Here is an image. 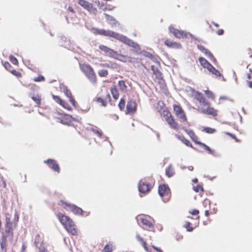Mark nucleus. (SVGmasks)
<instances>
[{"mask_svg":"<svg viewBox=\"0 0 252 252\" xmlns=\"http://www.w3.org/2000/svg\"><path fill=\"white\" fill-rule=\"evenodd\" d=\"M94 33L95 34L101 35L105 36L112 37L118 39L123 42H126V37L119 33L115 32L110 30H105L103 29H93Z\"/></svg>","mask_w":252,"mask_h":252,"instance_id":"nucleus-1","label":"nucleus"},{"mask_svg":"<svg viewBox=\"0 0 252 252\" xmlns=\"http://www.w3.org/2000/svg\"><path fill=\"white\" fill-rule=\"evenodd\" d=\"M81 70L84 73L90 81L94 84L97 79L93 67L88 64L82 63L79 65Z\"/></svg>","mask_w":252,"mask_h":252,"instance_id":"nucleus-2","label":"nucleus"},{"mask_svg":"<svg viewBox=\"0 0 252 252\" xmlns=\"http://www.w3.org/2000/svg\"><path fill=\"white\" fill-rule=\"evenodd\" d=\"M58 205L66 211L73 213L75 215H82L83 214L82 209L74 204L68 203L63 200H60L58 202Z\"/></svg>","mask_w":252,"mask_h":252,"instance_id":"nucleus-3","label":"nucleus"},{"mask_svg":"<svg viewBox=\"0 0 252 252\" xmlns=\"http://www.w3.org/2000/svg\"><path fill=\"white\" fill-rule=\"evenodd\" d=\"M94 100L101 106L105 107L107 103L111 101V96L109 93L107 91L104 94L100 96H97L95 97Z\"/></svg>","mask_w":252,"mask_h":252,"instance_id":"nucleus-4","label":"nucleus"},{"mask_svg":"<svg viewBox=\"0 0 252 252\" xmlns=\"http://www.w3.org/2000/svg\"><path fill=\"white\" fill-rule=\"evenodd\" d=\"M56 216L65 229L74 222L69 217L61 213L57 214Z\"/></svg>","mask_w":252,"mask_h":252,"instance_id":"nucleus-5","label":"nucleus"},{"mask_svg":"<svg viewBox=\"0 0 252 252\" xmlns=\"http://www.w3.org/2000/svg\"><path fill=\"white\" fill-rule=\"evenodd\" d=\"M78 2L79 5L83 7L90 13H93L95 15L96 14L97 10L95 7H94L93 4L85 0H78Z\"/></svg>","mask_w":252,"mask_h":252,"instance_id":"nucleus-6","label":"nucleus"},{"mask_svg":"<svg viewBox=\"0 0 252 252\" xmlns=\"http://www.w3.org/2000/svg\"><path fill=\"white\" fill-rule=\"evenodd\" d=\"M19 215L16 213L14 214L13 221L10 220H5V229L13 231L14 228L16 227L19 221Z\"/></svg>","mask_w":252,"mask_h":252,"instance_id":"nucleus-7","label":"nucleus"},{"mask_svg":"<svg viewBox=\"0 0 252 252\" xmlns=\"http://www.w3.org/2000/svg\"><path fill=\"white\" fill-rule=\"evenodd\" d=\"M19 215L16 213L14 214L13 221L10 220H5V229L13 231L14 228L16 227L19 221Z\"/></svg>","mask_w":252,"mask_h":252,"instance_id":"nucleus-8","label":"nucleus"},{"mask_svg":"<svg viewBox=\"0 0 252 252\" xmlns=\"http://www.w3.org/2000/svg\"><path fill=\"white\" fill-rule=\"evenodd\" d=\"M169 30L170 32L173 33L174 36L178 38H180L184 36L187 37L188 35H189L191 37L192 36V35L190 33H185L183 31L175 29L172 25L169 27Z\"/></svg>","mask_w":252,"mask_h":252,"instance_id":"nucleus-9","label":"nucleus"},{"mask_svg":"<svg viewBox=\"0 0 252 252\" xmlns=\"http://www.w3.org/2000/svg\"><path fill=\"white\" fill-rule=\"evenodd\" d=\"M44 162L48 166L49 168L52 169L55 172H56L58 173H60V166L55 160L49 158L46 160H45Z\"/></svg>","mask_w":252,"mask_h":252,"instance_id":"nucleus-10","label":"nucleus"},{"mask_svg":"<svg viewBox=\"0 0 252 252\" xmlns=\"http://www.w3.org/2000/svg\"><path fill=\"white\" fill-rule=\"evenodd\" d=\"M138 190L141 193H146L150 190L149 183L143 179L139 181L138 185Z\"/></svg>","mask_w":252,"mask_h":252,"instance_id":"nucleus-11","label":"nucleus"},{"mask_svg":"<svg viewBox=\"0 0 252 252\" xmlns=\"http://www.w3.org/2000/svg\"><path fill=\"white\" fill-rule=\"evenodd\" d=\"M52 98L58 104L61 105L63 107L67 109V110L71 111L72 108L69 104L65 101L62 99L60 96L52 94Z\"/></svg>","mask_w":252,"mask_h":252,"instance_id":"nucleus-12","label":"nucleus"},{"mask_svg":"<svg viewBox=\"0 0 252 252\" xmlns=\"http://www.w3.org/2000/svg\"><path fill=\"white\" fill-rule=\"evenodd\" d=\"M166 121L170 127L174 129H178V125L173 118L171 114L167 112Z\"/></svg>","mask_w":252,"mask_h":252,"instance_id":"nucleus-13","label":"nucleus"},{"mask_svg":"<svg viewBox=\"0 0 252 252\" xmlns=\"http://www.w3.org/2000/svg\"><path fill=\"white\" fill-rule=\"evenodd\" d=\"M127 45H128L129 46L132 47L133 49H130V51L135 53L136 54H138L140 53V48L139 45L137 43L127 38Z\"/></svg>","mask_w":252,"mask_h":252,"instance_id":"nucleus-14","label":"nucleus"},{"mask_svg":"<svg viewBox=\"0 0 252 252\" xmlns=\"http://www.w3.org/2000/svg\"><path fill=\"white\" fill-rule=\"evenodd\" d=\"M59 117L55 116V118L60 120V122L63 124L68 125L72 121V117L67 114H60Z\"/></svg>","mask_w":252,"mask_h":252,"instance_id":"nucleus-15","label":"nucleus"},{"mask_svg":"<svg viewBox=\"0 0 252 252\" xmlns=\"http://www.w3.org/2000/svg\"><path fill=\"white\" fill-rule=\"evenodd\" d=\"M137 105L135 101L130 100L127 103V114H133L136 111Z\"/></svg>","mask_w":252,"mask_h":252,"instance_id":"nucleus-16","label":"nucleus"},{"mask_svg":"<svg viewBox=\"0 0 252 252\" xmlns=\"http://www.w3.org/2000/svg\"><path fill=\"white\" fill-rule=\"evenodd\" d=\"M66 230L71 235L74 236H77L78 234V229L77 228V226L73 222L70 225L67 226L65 228Z\"/></svg>","mask_w":252,"mask_h":252,"instance_id":"nucleus-17","label":"nucleus"},{"mask_svg":"<svg viewBox=\"0 0 252 252\" xmlns=\"http://www.w3.org/2000/svg\"><path fill=\"white\" fill-rule=\"evenodd\" d=\"M200 111L202 113L211 115L214 116L217 115V112L213 108L209 107L206 108H200Z\"/></svg>","mask_w":252,"mask_h":252,"instance_id":"nucleus-18","label":"nucleus"},{"mask_svg":"<svg viewBox=\"0 0 252 252\" xmlns=\"http://www.w3.org/2000/svg\"><path fill=\"white\" fill-rule=\"evenodd\" d=\"M195 97L199 102L201 105H204V106L209 105V103L206 100L201 93L196 92L195 93Z\"/></svg>","mask_w":252,"mask_h":252,"instance_id":"nucleus-19","label":"nucleus"},{"mask_svg":"<svg viewBox=\"0 0 252 252\" xmlns=\"http://www.w3.org/2000/svg\"><path fill=\"white\" fill-rule=\"evenodd\" d=\"M8 241H9V239L1 237L0 240V246L1 252H7Z\"/></svg>","mask_w":252,"mask_h":252,"instance_id":"nucleus-20","label":"nucleus"},{"mask_svg":"<svg viewBox=\"0 0 252 252\" xmlns=\"http://www.w3.org/2000/svg\"><path fill=\"white\" fill-rule=\"evenodd\" d=\"M137 221L138 223H142L146 227L151 228L153 226V224L152 222L140 216L137 218Z\"/></svg>","mask_w":252,"mask_h":252,"instance_id":"nucleus-21","label":"nucleus"},{"mask_svg":"<svg viewBox=\"0 0 252 252\" xmlns=\"http://www.w3.org/2000/svg\"><path fill=\"white\" fill-rule=\"evenodd\" d=\"M9 239V241H12L13 239V231L5 229L1 233V237Z\"/></svg>","mask_w":252,"mask_h":252,"instance_id":"nucleus-22","label":"nucleus"},{"mask_svg":"<svg viewBox=\"0 0 252 252\" xmlns=\"http://www.w3.org/2000/svg\"><path fill=\"white\" fill-rule=\"evenodd\" d=\"M164 44L167 46L173 48L180 49L182 47L181 44L168 39L165 41Z\"/></svg>","mask_w":252,"mask_h":252,"instance_id":"nucleus-23","label":"nucleus"},{"mask_svg":"<svg viewBox=\"0 0 252 252\" xmlns=\"http://www.w3.org/2000/svg\"><path fill=\"white\" fill-rule=\"evenodd\" d=\"M169 189L167 186L165 185H160L158 187V194L160 196L168 193Z\"/></svg>","mask_w":252,"mask_h":252,"instance_id":"nucleus-24","label":"nucleus"},{"mask_svg":"<svg viewBox=\"0 0 252 252\" xmlns=\"http://www.w3.org/2000/svg\"><path fill=\"white\" fill-rule=\"evenodd\" d=\"M64 94H65V95L69 98V100L70 102V103L72 104V105L74 107H76V102L75 99L73 97V96L72 95V93L70 92V91L66 89L64 91Z\"/></svg>","mask_w":252,"mask_h":252,"instance_id":"nucleus-25","label":"nucleus"},{"mask_svg":"<svg viewBox=\"0 0 252 252\" xmlns=\"http://www.w3.org/2000/svg\"><path fill=\"white\" fill-rule=\"evenodd\" d=\"M44 235L43 234H37L34 239V244L36 247H38V245H44L43 243Z\"/></svg>","mask_w":252,"mask_h":252,"instance_id":"nucleus-26","label":"nucleus"},{"mask_svg":"<svg viewBox=\"0 0 252 252\" xmlns=\"http://www.w3.org/2000/svg\"><path fill=\"white\" fill-rule=\"evenodd\" d=\"M165 174L169 178L172 177L175 174L174 169L171 164H170L166 169Z\"/></svg>","mask_w":252,"mask_h":252,"instance_id":"nucleus-27","label":"nucleus"},{"mask_svg":"<svg viewBox=\"0 0 252 252\" xmlns=\"http://www.w3.org/2000/svg\"><path fill=\"white\" fill-rule=\"evenodd\" d=\"M195 143L202 146L206 151L208 152L209 154L214 156L215 155V151L211 149L210 147L206 145L205 144L201 142H195Z\"/></svg>","mask_w":252,"mask_h":252,"instance_id":"nucleus-28","label":"nucleus"},{"mask_svg":"<svg viewBox=\"0 0 252 252\" xmlns=\"http://www.w3.org/2000/svg\"><path fill=\"white\" fill-rule=\"evenodd\" d=\"M199 61L201 65L204 68L208 69L211 65L205 58L203 57H200L199 58Z\"/></svg>","mask_w":252,"mask_h":252,"instance_id":"nucleus-29","label":"nucleus"},{"mask_svg":"<svg viewBox=\"0 0 252 252\" xmlns=\"http://www.w3.org/2000/svg\"><path fill=\"white\" fill-rule=\"evenodd\" d=\"M99 49L102 51H103L105 53L107 54L112 55L114 53V51L112 49H111L107 46L103 45H101L99 46Z\"/></svg>","mask_w":252,"mask_h":252,"instance_id":"nucleus-30","label":"nucleus"},{"mask_svg":"<svg viewBox=\"0 0 252 252\" xmlns=\"http://www.w3.org/2000/svg\"><path fill=\"white\" fill-rule=\"evenodd\" d=\"M111 92L114 99H115V100L118 99L119 96V94L118 93V91L115 86H113L111 87Z\"/></svg>","mask_w":252,"mask_h":252,"instance_id":"nucleus-31","label":"nucleus"},{"mask_svg":"<svg viewBox=\"0 0 252 252\" xmlns=\"http://www.w3.org/2000/svg\"><path fill=\"white\" fill-rule=\"evenodd\" d=\"M207 70L213 74L215 75L216 76H221V75L219 71L216 69L212 64L210 67H209Z\"/></svg>","mask_w":252,"mask_h":252,"instance_id":"nucleus-32","label":"nucleus"},{"mask_svg":"<svg viewBox=\"0 0 252 252\" xmlns=\"http://www.w3.org/2000/svg\"><path fill=\"white\" fill-rule=\"evenodd\" d=\"M151 69L153 73L156 75V77L159 78L161 77V73L159 71L158 67L154 65H151Z\"/></svg>","mask_w":252,"mask_h":252,"instance_id":"nucleus-33","label":"nucleus"},{"mask_svg":"<svg viewBox=\"0 0 252 252\" xmlns=\"http://www.w3.org/2000/svg\"><path fill=\"white\" fill-rule=\"evenodd\" d=\"M113 251V245L110 242L108 243L104 247L102 252H112Z\"/></svg>","mask_w":252,"mask_h":252,"instance_id":"nucleus-34","label":"nucleus"},{"mask_svg":"<svg viewBox=\"0 0 252 252\" xmlns=\"http://www.w3.org/2000/svg\"><path fill=\"white\" fill-rule=\"evenodd\" d=\"M32 99L37 104L38 106H40L41 104V96L36 94V95H33L32 97Z\"/></svg>","mask_w":252,"mask_h":252,"instance_id":"nucleus-35","label":"nucleus"},{"mask_svg":"<svg viewBox=\"0 0 252 252\" xmlns=\"http://www.w3.org/2000/svg\"><path fill=\"white\" fill-rule=\"evenodd\" d=\"M176 116L181 122H184L187 121V118L183 111Z\"/></svg>","mask_w":252,"mask_h":252,"instance_id":"nucleus-36","label":"nucleus"},{"mask_svg":"<svg viewBox=\"0 0 252 252\" xmlns=\"http://www.w3.org/2000/svg\"><path fill=\"white\" fill-rule=\"evenodd\" d=\"M173 109L176 115L179 114L180 113L183 111L182 108L178 105H174Z\"/></svg>","mask_w":252,"mask_h":252,"instance_id":"nucleus-37","label":"nucleus"},{"mask_svg":"<svg viewBox=\"0 0 252 252\" xmlns=\"http://www.w3.org/2000/svg\"><path fill=\"white\" fill-rule=\"evenodd\" d=\"M98 74L100 77H106L108 73L107 70L105 69H101L98 71Z\"/></svg>","mask_w":252,"mask_h":252,"instance_id":"nucleus-38","label":"nucleus"},{"mask_svg":"<svg viewBox=\"0 0 252 252\" xmlns=\"http://www.w3.org/2000/svg\"><path fill=\"white\" fill-rule=\"evenodd\" d=\"M119 107L120 110H122L124 109L125 106V99L124 98H122L120 100V101L119 103Z\"/></svg>","mask_w":252,"mask_h":252,"instance_id":"nucleus-39","label":"nucleus"},{"mask_svg":"<svg viewBox=\"0 0 252 252\" xmlns=\"http://www.w3.org/2000/svg\"><path fill=\"white\" fill-rule=\"evenodd\" d=\"M183 129L185 130V131L190 136L191 139H193V137H196V135L193 131L191 129H187L186 128H183Z\"/></svg>","mask_w":252,"mask_h":252,"instance_id":"nucleus-40","label":"nucleus"},{"mask_svg":"<svg viewBox=\"0 0 252 252\" xmlns=\"http://www.w3.org/2000/svg\"><path fill=\"white\" fill-rule=\"evenodd\" d=\"M197 48L199 49L200 51L203 52L205 55L208 52V50L206 49L203 46L201 45H197Z\"/></svg>","mask_w":252,"mask_h":252,"instance_id":"nucleus-41","label":"nucleus"},{"mask_svg":"<svg viewBox=\"0 0 252 252\" xmlns=\"http://www.w3.org/2000/svg\"><path fill=\"white\" fill-rule=\"evenodd\" d=\"M205 93L208 98H211L212 99H215V96L213 92L209 90H206L205 91Z\"/></svg>","mask_w":252,"mask_h":252,"instance_id":"nucleus-42","label":"nucleus"},{"mask_svg":"<svg viewBox=\"0 0 252 252\" xmlns=\"http://www.w3.org/2000/svg\"><path fill=\"white\" fill-rule=\"evenodd\" d=\"M10 72L14 76H16L18 78H20L22 77L21 73L14 69H12L11 70H10Z\"/></svg>","mask_w":252,"mask_h":252,"instance_id":"nucleus-43","label":"nucleus"},{"mask_svg":"<svg viewBox=\"0 0 252 252\" xmlns=\"http://www.w3.org/2000/svg\"><path fill=\"white\" fill-rule=\"evenodd\" d=\"M206 56H207L212 62L214 63L216 62V60L214 57L213 55L209 51L206 54Z\"/></svg>","mask_w":252,"mask_h":252,"instance_id":"nucleus-44","label":"nucleus"},{"mask_svg":"<svg viewBox=\"0 0 252 252\" xmlns=\"http://www.w3.org/2000/svg\"><path fill=\"white\" fill-rule=\"evenodd\" d=\"M118 85L120 89L123 90L126 87L125 82L123 80L119 81L118 82Z\"/></svg>","mask_w":252,"mask_h":252,"instance_id":"nucleus-45","label":"nucleus"},{"mask_svg":"<svg viewBox=\"0 0 252 252\" xmlns=\"http://www.w3.org/2000/svg\"><path fill=\"white\" fill-rule=\"evenodd\" d=\"M38 252H48L47 248L45 247L44 245H40L38 247Z\"/></svg>","mask_w":252,"mask_h":252,"instance_id":"nucleus-46","label":"nucleus"},{"mask_svg":"<svg viewBox=\"0 0 252 252\" xmlns=\"http://www.w3.org/2000/svg\"><path fill=\"white\" fill-rule=\"evenodd\" d=\"M92 130L93 132L98 137L100 138L102 136V132L101 130H99L98 129H95L93 128Z\"/></svg>","mask_w":252,"mask_h":252,"instance_id":"nucleus-47","label":"nucleus"},{"mask_svg":"<svg viewBox=\"0 0 252 252\" xmlns=\"http://www.w3.org/2000/svg\"><path fill=\"white\" fill-rule=\"evenodd\" d=\"M190 225V223L189 221H186L185 224L184 225V227L187 229L188 231H192L193 229L192 227H189Z\"/></svg>","mask_w":252,"mask_h":252,"instance_id":"nucleus-48","label":"nucleus"},{"mask_svg":"<svg viewBox=\"0 0 252 252\" xmlns=\"http://www.w3.org/2000/svg\"><path fill=\"white\" fill-rule=\"evenodd\" d=\"M104 16L107 21L108 22H109L110 23H111V22L114 21L115 20L111 16L107 14H104Z\"/></svg>","mask_w":252,"mask_h":252,"instance_id":"nucleus-49","label":"nucleus"},{"mask_svg":"<svg viewBox=\"0 0 252 252\" xmlns=\"http://www.w3.org/2000/svg\"><path fill=\"white\" fill-rule=\"evenodd\" d=\"M204 131L208 133H213L215 131V129L210 127H206L204 128Z\"/></svg>","mask_w":252,"mask_h":252,"instance_id":"nucleus-50","label":"nucleus"},{"mask_svg":"<svg viewBox=\"0 0 252 252\" xmlns=\"http://www.w3.org/2000/svg\"><path fill=\"white\" fill-rule=\"evenodd\" d=\"M10 60L11 62V63L15 65H17L18 64V61L16 58H15L14 56H10Z\"/></svg>","mask_w":252,"mask_h":252,"instance_id":"nucleus-51","label":"nucleus"},{"mask_svg":"<svg viewBox=\"0 0 252 252\" xmlns=\"http://www.w3.org/2000/svg\"><path fill=\"white\" fill-rule=\"evenodd\" d=\"M33 80L35 82H40L44 81L45 78L43 76L39 75L38 77H35Z\"/></svg>","mask_w":252,"mask_h":252,"instance_id":"nucleus-52","label":"nucleus"},{"mask_svg":"<svg viewBox=\"0 0 252 252\" xmlns=\"http://www.w3.org/2000/svg\"><path fill=\"white\" fill-rule=\"evenodd\" d=\"M4 67L8 71L11 70L12 66L11 65L7 62H5L4 63Z\"/></svg>","mask_w":252,"mask_h":252,"instance_id":"nucleus-53","label":"nucleus"},{"mask_svg":"<svg viewBox=\"0 0 252 252\" xmlns=\"http://www.w3.org/2000/svg\"><path fill=\"white\" fill-rule=\"evenodd\" d=\"M200 189L202 191L203 190V187L200 185H197L196 187H193V190L195 192H198Z\"/></svg>","mask_w":252,"mask_h":252,"instance_id":"nucleus-54","label":"nucleus"},{"mask_svg":"<svg viewBox=\"0 0 252 252\" xmlns=\"http://www.w3.org/2000/svg\"><path fill=\"white\" fill-rule=\"evenodd\" d=\"M141 245H142V246L143 247L144 250L147 252H151V251H149V249L148 248V247H147L146 246V242L144 241L143 242H142V243H141Z\"/></svg>","mask_w":252,"mask_h":252,"instance_id":"nucleus-55","label":"nucleus"},{"mask_svg":"<svg viewBox=\"0 0 252 252\" xmlns=\"http://www.w3.org/2000/svg\"><path fill=\"white\" fill-rule=\"evenodd\" d=\"M183 142L187 146H189V147H191L192 148V145L190 144V142L188 140H187L186 139H184L183 140Z\"/></svg>","mask_w":252,"mask_h":252,"instance_id":"nucleus-56","label":"nucleus"},{"mask_svg":"<svg viewBox=\"0 0 252 252\" xmlns=\"http://www.w3.org/2000/svg\"><path fill=\"white\" fill-rule=\"evenodd\" d=\"M27 246L26 242H24L22 246L21 252H25L27 249Z\"/></svg>","mask_w":252,"mask_h":252,"instance_id":"nucleus-57","label":"nucleus"},{"mask_svg":"<svg viewBox=\"0 0 252 252\" xmlns=\"http://www.w3.org/2000/svg\"><path fill=\"white\" fill-rule=\"evenodd\" d=\"M110 118L114 120H117L119 119V117L115 114H113L110 115Z\"/></svg>","mask_w":252,"mask_h":252,"instance_id":"nucleus-58","label":"nucleus"},{"mask_svg":"<svg viewBox=\"0 0 252 252\" xmlns=\"http://www.w3.org/2000/svg\"><path fill=\"white\" fill-rule=\"evenodd\" d=\"M190 213L192 215H196L199 214V211L198 210H193L192 211L190 212Z\"/></svg>","mask_w":252,"mask_h":252,"instance_id":"nucleus-59","label":"nucleus"},{"mask_svg":"<svg viewBox=\"0 0 252 252\" xmlns=\"http://www.w3.org/2000/svg\"><path fill=\"white\" fill-rule=\"evenodd\" d=\"M5 220L11 219V215L9 213H6L5 215Z\"/></svg>","mask_w":252,"mask_h":252,"instance_id":"nucleus-60","label":"nucleus"},{"mask_svg":"<svg viewBox=\"0 0 252 252\" xmlns=\"http://www.w3.org/2000/svg\"><path fill=\"white\" fill-rule=\"evenodd\" d=\"M137 240L139 241L140 243H142V242L144 241L142 237H141L139 235H137L136 236Z\"/></svg>","mask_w":252,"mask_h":252,"instance_id":"nucleus-61","label":"nucleus"},{"mask_svg":"<svg viewBox=\"0 0 252 252\" xmlns=\"http://www.w3.org/2000/svg\"><path fill=\"white\" fill-rule=\"evenodd\" d=\"M217 32L218 35H220L223 33L224 31L222 29H220L217 31Z\"/></svg>","mask_w":252,"mask_h":252,"instance_id":"nucleus-62","label":"nucleus"},{"mask_svg":"<svg viewBox=\"0 0 252 252\" xmlns=\"http://www.w3.org/2000/svg\"><path fill=\"white\" fill-rule=\"evenodd\" d=\"M152 247L156 250L158 252H162V251H161V250L157 247H155V246L153 245L152 246Z\"/></svg>","mask_w":252,"mask_h":252,"instance_id":"nucleus-63","label":"nucleus"},{"mask_svg":"<svg viewBox=\"0 0 252 252\" xmlns=\"http://www.w3.org/2000/svg\"><path fill=\"white\" fill-rule=\"evenodd\" d=\"M145 56L151 59H152V58L153 57V55L150 53L149 52H146Z\"/></svg>","mask_w":252,"mask_h":252,"instance_id":"nucleus-64","label":"nucleus"}]
</instances>
